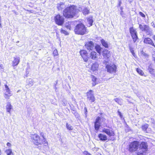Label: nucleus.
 I'll return each mask as SVG.
<instances>
[{"label": "nucleus", "mask_w": 155, "mask_h": 155, "mask_svg": "<svg viewBox=\"0 0 155 155\" xmlns=\"http://www.w3.org/2000/svg\"><path fill=\"white\" fill-rule=\"evenodd\" d=\"M79 10L74 5L66 8L63 12V15L68 18H73L79 12Z\"/></svg>", "instance_id": "obj_1"}, {"label": "nucleus", "mask_w": 155, "mask_h": 155, "mask_svg": "<svg viewBox=\"0 0 155 155\" xmlns=\"http://www.w3.org/2000/svg\"><path fill=\"white\" fill-rule=\"evenodd\" d=\"M74 32L76 34L84 35L87 33V28L82 23L77 25L75 27Z\"/></svg>", "instance_id": "obj_2"}, {"label": "nucleus", "mask_w": 155, "mask_h": 155, "mask_svg": "<svg viewBox=\"0 0 155 155\" xmlns=\"http://www.w3.org/2000/svg\"><path fill=\"white\" fill-rule=\"evenodd\" d=\"M139 145V142L137 141L132 142L129 145V151L130 153L135 152L138 149Z\"/></svg>", "instance_id": "obj_3"}, {"label": "nucleus", "mask_w": 155, "mask_h": 155, "mask_svg": "<svg viewBox=\"0 0 155 155\" xmlns=\"http://www.w3.org/2000/svg\"><path fill=\"white\" fill-rule=\"evenodd\" d=\"M139 28L142 31H145L147 35H151L152 34V30L148 25L140 24Z\"/></svg>", "instance_id": "obj_4"}, {"label": "nucleus", "mask_w": 155, "mask_h": 155, "mask_svg": "<svg viewBox=\"0 0 155 155\" xmlns=\"http://www.w3.org/2000/svg\"><path fill=\"white\" fill-rule=\"evenodd\" d=\"M33 142L36 145H41L42 143V140H41L39 136L37 134L31 135Z\"/></svg>", "instance_id": "obj_5"}, {"label": "nucleus", "mask_w": 155, "mask_h": 155, "mask_svg": "<svg viewBox=\"0 0 155 155\" xmlns=\"http://www.w3.org/2000/svg\"><path fill=\"white\" fill-rule=\"evenodd\" d=\"M54 20L56 23L59 25H61L64 21L63 17L59 15H58L55 17Z\"/></svg>", "instance_id": "obj_6"}, {"label": "nucleus", "mask_w": 155, "mask_h": 155, "mask_svg": "<svg viewBox=\"0 0 155 155\" xmlns=\"http://www.w3.org/2000/svg\"><path fill=\"white\" fill-rule=\"evenodd\" d=\"M130 31L133 41L134 42H135L138 39L137 32L136 30L134 29L133 27L130 28Z\"/></svg>", "instance_id": "obj_7"}, {"label": "nucleus", "mask_w": 155, "mask_h": 155, "mask_svg": "<svg viewBox=\"0 0 155 155\" xmlns=\"http://www.w3.org/2000/svg\"><path fill=\"white\" fill-rule=\"evenodd\" d=\"M117 66L114 64H110L107 65V72L111 73H115L116 71Z\"/></svg>", "instance_id": "obj_8"}, {"label": "nucleus", "mask_w": 155, "mask_h": 155, "mask_svg": "<svg viewBox=\"0 0 155 155\" xmlns=\"http://www.w3.org/2000/svg\"><path fill=\"white\" fill-rule=\"evenodd\" d=\"M80 54L83 58L85 62H87L88 60V57L87 56V51L84 50H81L80 51Z\"/></svg>", "instance_id": "obj_9"}, {"label": "nucleus", "mask_w": 155, "mask_h": 155, "mask_svg": "<svg viewBox=\"0 0 155 155\" xmlns=\"http://www.w3.org/2000/svg\"><path fill=\"white\" fill-rule=\"evenodd\" d=\"M107 135L109 136V137H107V139L108 140H114L115 139V137H114V133L113 131L110 130V129H107Z\"/></svg>", "instance_id": "obj_10"}, {"label": "nucleus", "mask_w": 155, "mask_h": 155, "mask_svg": "<svg viewBox=\"0 0 155 155\" xmlns=\"http://www.w3.org/2000/svg\"><path fill=\"white\" fill-rule=\"evenodd\" d=\"M148 146L147 143L145 142H142L140 146L139 150L142 151L143 152L147 151V150Z\"/></svg>", "instance_id": "obj_11"}, {"label": "nucleus", "mask_w": 155, "mask_h": 155, "mask_svg": "<svg viewBox=\"0 0 155 155\" xmlns=\"http://www.w3.org/2000/svg\"><path fill=\"white\" fill-rule=\"evenodd\" d=\"M85 48L88 50H92L94 48V44L91 41L87 42L85 44Z\"/></svg>", "instance_id": "obj_12"}, {"label": "nucleus", "mask_w": 155, "mask_h": 155, "mask_svg": "<svg viewBox=\"0 0 155 155\" xmlns=\"http://www.w3.org/2000/svg\"><path fill=\"white\" fill-rule=\"evenodd\" d=\"M87 99L92 102L95 101V99L93 94V92L91 90L87 93Z\"/></svg>", "instance_id": "obj_13"}, {"label": "nucleus", "mask_w": 155, "mask_h": 155, "mask_svg": "<svg viewBox=\"0 0 155 155\" xmlns=\"http://www.w3.org/2000/svg\"><path fill=\"white\" fill-rule=\"evenodd\" d=\"M143 42L149 45L154 46L155 48V45L152 40L149 38H146L144 39Z\"/></svg>", "instance_id": "obj_14"}, {"label": "nucleus", "mask_w": 155, "mask_h": 155, "mask_svg": "<svg viewBox=\"0 0 155 155\" xmlns=\"http://www.w3.org/2000/svg\"><path fill=\"white\" fill-rule=\"evenodd\" d=\"M101 120V118L100 117H98L95 120L94 124V127L96 130H98L99 129L101 123L100 121Z\"/></svg>", "instance_id": "obj_15"}, {"label": "nucleus", "mask_w": 155, "mask_h": 155, "mask_svg": "<svg viewBox=\"0 0 155 155\" xmlns=\"http://www.w3.org/2000/svg\"><path fill=\"white\" fill-rule=\"evenodd\" d=\"M89 58L93 60H95L97 58V54L95 51L91 52L90 54Z\"/></svg>", "instance_id": "obj_16"}, {"label": "nucleus", "mask_w": 155, "mask_h": 155, "mask_svg": "<svg viewBox=\"0 0 155 155\" xmlns=\"http://www.w3.org/2000/svg\"><path fill=\"white\" fill-rule=\"evenodd\" d=\"M14 60L13 61V65L14 66L17 65L19 62L20 58L19 57H14Z\"/></svg>", "instance_id": "obj_17"}, {"label": "nucleus", "mask_w": 155, "mask_h": 155, "mask_svg": "<svg viewBox=\"0 0 155 155\" xmlns=\"http://www.w3.org/2000/svg\"><path fill=\"white\" fill-rule=\"evenodd\" d=\"M12 108V106L10 103L8 102L7 103L6 106V110L7 112L9 114H11V110Z\"/></svg>", "instance_id": "obj_18"}, {"label": "nucleus", "mask_w": 155, "mask_h": 155, "mask_svg": "<svg viewBox=\"0 0 155 155\" xmlns=\"http://www.w3.org/2000/svg\"><path fill=\"white\" fill-rule=\"evenodd\" d=\"M87 25L90 27L92 26L93 22V18L92 17H90L87 18Z\"/></svg>", "instance_id": "obj_19"}, {"label": "nucleus", "mask_w": 155, "mask_h": 155, "mask_svg": "<svg viewBox=\"0 0 155 155\" xmlns=\"http://www.w3.org/2000/svg\"><path fill=\"white\" fill-rule=\"evenodd\" d=\"M65 7V5L63 2H61L57 5V8L59 10H61Z\"/></svg>", "instance_id": "obj_20"}, {"label": "nucleus", "mask_w": 155, "mask_h": 155, "mask_svg": "<svg viewBox=\"0 0 155 155\" xmlns=\"http://www.w3.org/2000/svg\"><path fill=\"white\" fill-rule=\"evenodd\" d=\"M98 67V64L97 63L93 64L91 67V69L93 71H95L97 70Z\"/></svg>", "instance_id": "obj_21"}, {"label": "nucleus", "mask_w": 155, "mask_h": 155, "mask_svg": "<svg viewBox=\"0 0 155 155\" xmlns=\"http://www.w3.org/2000/svg\"><path fill=\"white\" fill-rule=\"evenodd\" d=\"M98 136L101 140H107V137L106 136L102 134H99Z\"/></svg>", "instance_id": "obj_22"}, {"label": "nucleus", "mask_w": 155, "mask_h": 155, "mask_svg": "<svg viewBox=\"0 0 155 155\" xmlns=\"http://www.w3.org/2000/svg\"><path fill=\"white\" fill-rule=\"evenodd\" d=\"M5 92L8 94H12L11 93V91L10 89H9L7 85H5Z\"/></svg>", "instance_id": "obj_23"}, {"label": "nucleus", "mask_w": 155, "mask_h": 155, "mask_svg": "<svg viewBox=\"0 0 155 155\" xmlns=\"http://www.w3.org/2000/svg\"><path fill=\"white\" fill-rule=\"evenodd\" d=\"M91 78L92 81H93L92 83L93 85L95 86L97 83L96 81L97 78L95 76L93 75L91 76Z\"/></svg>", "instance_id": "obj_24"}, {"label": "nucleus", "mask_w": 155, "mask_h": 155, "mask_svg": "<svg viewBox=\"0 0 155 155\" xmlns=\"http://www.w3.org/2000/svg\"><path fill=\"white\" fill-rule=\"evenodd\" d=\"M82 12L84 15L88 14L89 12V10L87 8H84L82 10Z\"/></svg>", "instance_id": "obj_25"}, {"label": "nucleus", "mask_w": 155, "mask_h": 155, "mask_svg": "<svg viewBox=\"0 0 155 155\" xmlns=\"http://www.w3.org/2000/svg\"><path fill=\"white\" fill-rule=\"evenodd\" d=\"M96 51L99 54H100L101 51H102V49H101L100 46L97 45L95 47Z\"/></svg>", "instance_id": "obj_26"}, {"label": "nucleus", "mask_w": 155, "mask_h": 155, "mask_svg": "<svg viewBox=\"0 0 155 155\" xmlns=\"http://www.w3.org/2000/svg\"><path fill=\"white\" fill-rule=\"evenodd\" d=\"M136 71L138 74L141 75L143 76L144 75V73L143 71L140 69L137 68L136 69Z\"/></svg>", "instance_id": "obj_27"}, {"label": "nucleus", "mask_w": 155, "mask_h": 155, "mask_svg": "<svg viewBox=\"0 0 155 155\" xmlns=\"http://www.w3.org/2000/svg\"><path fill=\"white\" fill-rule=\"evenodd\" d=\"M115 101L120 105H121L122 104V100L121 99H119L117 98H116L114 99Z\"/></svg>", "instance_id": "obj_28"}, {"label": "nucleus", "mask_w": 155, "mask_h": 155, "mask_svg": "<svg viewBox=\"0 0 155 155\" xmlns=\"http://www.w3.org/2000/svg\"><path fill=\"white\" fill-rule=\"evenodd\" d=\"M27 83L28 85H29L30 86H32L34 84L33 81L31 79H29Z\"/></svg>", "instance_id": "obj_29"}, {"label": "nucleus", "mask_w": 155, "mask_h": 155, "mask_svg": "<svg viewBox=\"0 0 155 155\" xmlns=\"http://www.w3.org/2000/svg\"><path fill=\"white\" fill-rule=\"evenodd\" d=\"M148 127V125L147 124H145L142 125V129L144 131H146Z\"/></svg>", "instance_id": "obj_30"}, {"label": "nucleus", "mask_w": 155, "mask_h": 155, "mask_svg": "<svg viewBox=\"0 0 155 155\" xmlns=\"http://www.w3.org/2000/svg\"><path fill=\"white\" fill-rule=\"evenodd\" d=\"M5 152L7 155H11L12 153V150L11 149H8L5 150Z\"/></svg>", "instance_id": "obj_31"}, {"label": "nucleus", "mask_w": 155, "mask_h": 155, "mask_svg": "<svg viewBox=\"0 0 155 155\" xmlns=\"http://www.w3.org/2000/svg\"><path fill=\"white\" fill-rule=\"evenodd\" d=\"M66 127L67 129L69 130H72L73 129V127L71 125L66 123Z\"/></svg>", "instance_id": "obj_32"}, {"label": "nucleus", "mask_w": 155, "mask_h": 155, "mask_svg": "<svg viewBox=\"0 0 155 155\" xmlns=\"http://www.w3.org/2000/svg\"><path fill=\"white\" fill-rule=\"evenodd\" d=\"M9 94V95H8L7 93H5L4 94V97L6 99H9L10 97L12 95V94Z\"/></svg>", "instance_id": "obj_33"}, {"label": "nucleus", "mask_w": 155, "mask_h": 155, "mask_svg": "<svg viewBox=\"0 0 155 155\" xmlns=\"http://www.w3.org/2000/svg\"><path fill=\"white\" fill-rule=\"evenodd\" d=\"M101 43L103 45L105 48L107 47V43L105 42V41L102 39L101 40Z\"/></svg>", "instance_id": "obj_34"}, {"label": "nucleus", "mask_w": 155, "mask_h": 155, "mask_svg": "<svg viewBox=\"0 0 155 155\" xmlns=\"http://www.w3.org/2000/svg\"><path fill=\"white\" fill-rule=\"evenodd\" d=\"M43 141H42V143L44 144V145L45 146H47L48 145V143L46 141V139L45 138V139H43Z\"/></svg>", "instance_id": "obj_35"}, {"label": "nucleus", "mask_w": 155, "mask_h": 155, "mask_svg": "<svg viewBox=\"0 0 155 155\" xmlns=\"http://www.w3.org/2000/svg\"><path fill=\"white\" fill-rule=\"evenodd\" d=\"M53 54L54 55V56H56L58 55V52L57 50L55 49L54 50L53 52Z\"/></svg>", "instance_id": "obj_36"}, {"label": "nucleus", "mask_w": 155, "mask_h": 155, "mask_svg": "<svg viewBox=\"0 0 155 155\" xmlns=\"http://www.w3.org/2000/svg\"><path fill=\"white\" fill-rule=\"evenodd\" d=\"M61 32L65 35H67L68 34V33L66 31L62 29H61Z\"/></svg>", "instance_id": "obj_37"}, {"label": "nucleus", "mask_w": 155, "mask_h": 155, "mask_svg": "<svg viewBox=\"0 0 155 155\" xmlns=\"http://www.w3.org/2000/svg\"><path fill=\"white\" fill-rule=\"evenodd\" d=\"M103 56L104 58L107 57V51H104L102 52V53Z\"/></svg>", "instance_id": "obj_38"}, {"label": "nucleus", "mask_w": 155, "mask_h": 155, "mask_svg": "<svg viewBox=\"0 0 155 155\" xmlns=\"http://www.w3.org/2000/svg\"><path fill=\"white\" fill-rule=\"evenodd\" d=\"M143 152H141V151L140 150V151H138L137 154L136 155H143Z\"/></svg>", "instance_id": "obj_39"}, {"label": "nucleus", "mask_w": 155, "mask_h": 155, "mask_svg": "<svg viewBox=\"0 0 155 155\" xmlns=\"http://www.w3.org/2000/svg\"><path fill=\"white\" fill-rule=\"evenodd\" d=\"M139 14L142 17H143V18H145V15L142 12H140L139 13Z\"/></svg>", "instance_id": "obj_40"}, {"label": "nucleus", "mask_w": 155, "mask_h": 155, "mask_svg": "<svg viewBox=\"0 0 155 155\" xmlns=\"http://www.w3.org/2000/svg\"><path fill=\"white\" fill-rule=\"evenodd\" d=\"M149 71L150 72L151 74H153V69H152L151 68H149Z\"/></svg>", "instance_id": "obj_41"}, {"label": "nucleus", "mask_w": 155, "mask_h": 155, "mask_svg": "<svg viewBox=\"0 0 155 155\" xmlns=\"http://www.w3.org/2000/svg\"><path fill=\"white\" fill-rule=\"evenodd\" d=\"M129 48L130 52L132 51H134L133 48H132L129 45Z\"/></svg>", "instance_id": "obj_42"}, {"label": "nucleus", "mask_w": 155, "mask_h": 155, "mask_svg": "<svg viewBox=\"0 0 155 155\" xmlns=\"http://www.w3.org/2000/svg\"><path fill=\"white\" fill-rule=\"evenodd\" d=\"M40 135L42 137H43V139H45V137H44V134L43 133V132H41V133H40Z\"/></svg>", "instance_id": "obj_43"}, {"label": "nucleus", "mask_w": 155, "mask_h": 155, "mask_svg": "<svg viewBox=\"0 0 155 155\" xmlns=\"http://www.w3.org/2000/svg\"><path fill=\"white\" fill-rule=\"evenodd\" d=\"M118 114L119 115V116L121 118H122V115L121 114V112H120L119 111H118Z\"/></svg>", "instance_id": "obj_44"}, {"label": "nucleus", "mask_w": 155, "mask_h": 155, "mask_svg": "<svg viewBox=\"0 0 155 155\" xmlns=\"http://www.w3.org/2000/svg\"><path fill=\"white\" fill-rule=\"evenodd\" d=\"M7 145L8 147H10L11 146V144L10 143L8 142L7 143Z\"/></svg>", "instance_id": "obj_45"}, {"label": "nucleus", "mask_w": 155, "mask_h": 155, "mask_svg": "<svg viewBox=\"0 0 155 155\" xmlns=\"http://www.w3.org/2000/svg\"><path fill=\"white\" fill-rule=\"evenodd\" d=\"M131 52L132 54L133 55V56L134 57H135V53H134V51H132Z\"/></svg>", "instance_id": "obj_46"}, {"label": "nucleus", "mask_w": 155, "mask_h": 155, "mask_svg": "<svg viewBox=\"0 0 155 155\" xmlns=\"http://www.w3.org/2000/svg\"><path fill=\"white\" fill-rule=\"evenodd\" d=\"M0 68L1 69H3L4 68L3 64H0Z\"/></svg>", "instance_id": "obj_47"}, {"label": "nucleus", "mask_w": 155, "mask_h": 155, "mask_svg": "<svg viewBox=\"0 0 155 155\" xmlns=\"http://www.w3.org/2000/svg\"><path fill=\"white\" fill-rule=\"evenodd\" d=\"M84 109L85 110V114H87V108L86 107H85L84 108Z\"/></svg>", "instance_id": "obj_48"}, {"label": "nucleus", "mask_w": 155, "mask_h": 155, "mask_svg": "<svg viewBox=\"0 0 155 155\" xmlns=\"http://www.w3.org/2000/svg\"><path fill=\"white\" fill-rule=\"evenodd\" d=\"M121 1L120 0V1H119V4H118V5H119V6H120V5H121Z\"/></svg>", "instance_id": "obj_49"}, {"label": "nucleus", "mask_w": 155, "mask_h": 155, "mask_svg": "<svg viewBox=\"0 0 155 155\" xmlns=\"http://www.w3.org/2000/svg\"><path fill=\"white\" fill-rule=\"evenodd\" d=\"M120 14L121 15H123V12L122 11L120 13Z\"/></svg>", "instance_id": "obj_50"}, {"label": "nucleus", "mask_w": 155, "mask_h": 155, "mask_svg": "<svg viewBox=\"0 0 155 155\" xmlns=\"http://www.w3.org/2000/svg\"><path fill=\"white\" fill-rule=\"evenodd\" d=\"M152 57L153 58H155V54H153Z\"/></svg>", "instance_id": "obj_51"}, {"label": "nucleus", "mask_w": 155, "mask_h": 155, "mask_svg": "<svg viewBox=\"0 0 155 155\" xmlns=\"http://www.w3.org/2000/svg\"><path fill=\"white\" fill-rule=\"evenodd\" d=\"M153 39L154 41H155V35H154L153 36Z\"/></svg>", "instance_id": "obj_52"}, {"label": "nucleus", "mask_w": 155, "mask_h": 155, "mask_svg": "<svg viewBox=\"0 0 155 155\" xmlns=\"http://www.w3.org/2000/svg\"><path fill=\"white\" fill-rule=\"evenodd\" d=\"M1 16H0V25L1 27Z\"/></svg>", "instance_id": "obj_53"}, {"label": "nucleus", "mask_w": 155, "mask_h": 155, "mask_svg": "<svg viewBox=\"0 0 155 155\" xmlns=\"http://www.w3.org/2000/svg\"><path fill=\"white\" fill-rule=\"evenodd\" d=\"M67 28L69 29L70 30V27L69 26H67Z\"/></svg>", "instance_id": "obj_54"}, {"label": "nucleus", "mask_w": 155, "mask_h": 155, "mask_svg": "<svg viewBox=\"0 0 155 155\" xmlns=\"http://www.w3.org/2000/svg\"><path fill=\"white\" fill-rule=\"evenodd\" d=\"M128 1L130 2L132 1V0H128Z\"/></svg>", "instance_id": "obj_55"}, {"label": "nucleus", "mask_w": 155, "mask_h": 155, "mask_svg": "<svg viewBox=\"0 0 155 155\" xmlns=\"http://www.w3.org/2000/svg\"><path fill=\"white\" fill-rule=\"evenodd\" d=\"M86 155H91L90 153H87L86 154Z\"/></svg>", "instance_id": "obj_56"}, {"label": "nucleus", "mask_w": 155, "mask_h": 155, "mask_svg": "<svg viewBox=\"0 0 155 155\" xmlns=\"http://www.w3.org/2000/svg\"><path fill=\"white\" fill-rule=\"evenodd\" d=\"M20 90H18V91H17V93H18V92H20Z\"/></svg>", "instance_id": "obj_57"}, {"label": "nucleus", "mask_w": 155, "mask_h": 155, "mask_svg": "<svg viewBox=\"0 0 155 155\" xmlns=\"http://www.w3.org/2000/svg\"><path fill=\"white\" fill-rule=\"evenodd\" d=\"M153 60H154V61H155V58H154Z\"/></svg>", "instance_id": "obj_58"}, {"label": "nucleus", "mask_w": 155, "mask_h": 155, "mask_svg": "<svg viewBox=\"0 0 155 155\" xmlns=\"http://www.w3.org/2000/svg\"><path fill=\"white\" fill-rule=\"evenodd\" d=\"M106 68H107V65L106 66Z\"/></svg>", "instance_id": "obj_59"}, {"label": "nucleus", "mask_w": 155, "mask_h": 155, "mask_svg": "<svg viewBox=\"0 0 155 155\" xmlns=\"http://www.w3.org/2000/svg\"><path fill=\"white\" fill-rule=\"evenodd\" d=\"M107 56H108V55L107 54Z\"/></svg>", "instance_id": "obj_60"}]
</instances>
